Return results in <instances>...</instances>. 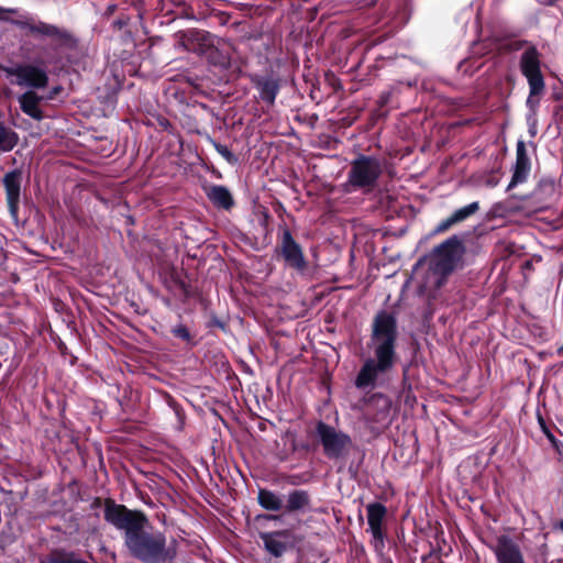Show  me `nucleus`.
<instances>
[{
	"mask_svg": "<svg viewBox=\"0 0 563 563\" xmlns=\"http://www.w3.org/2000/svg\"><path fill=\"white\" fill-rule=\"evenodd\" d=\"M104 519L124 532V545L134 559L143 563H169L175 559L176 548L167 545L163 532L150 529L148 519L143 512L107 500Z\"/></svg>",
	"mask_w": 563,
	"mask_h": 563,
	"instance_id": "f257e3e1",
	"label": "nucleus"
},
{
	"mask_svg": "<svg viewBox=\"0 0 563 563\" xmlns=\"http://www.w3.org/2000/svg\"><path fill=\"white\" fill-rule=\"evenodd\" d=\"M397 338L396 318L387 311H379L374 317L367 343L372 355L363 362L355 377L354 384L358 389H373L387 383L398 361Z\"/></svg>",
	"mask_w": 563,
	"mask_h": 563,
	"instance_id": "f03ea898",
	"label": "nucleus"
},
{
	"mask_svg": "<svg viewBox=\"0 0 563 563\" xmlns=\"http://www.w3.org/2000/svg\"><path fill=\"white\" fill-rule=\"evenodd\" d=\"M463 254L464 245L456 235L441 243L431 257L426 287L439 289L444 284L446 276L455 269Z\"/></svg>",
	"mask_w": 563,
	"mask_h": 563,
	"instance_id": "7ed1b4c3",
	"label": "nucleus"
},
{
	"mask_svg": "<svg viewBox=\"0 0 563 563\" xmlns=\"http://www.w3.org/2000/svg\"><path fill=\"white\" fill-rule=\"evenodd\" d=\"M383 172L380 161L374 156L360 155L351 164L347 184L354 189H372Z\"/></svg>",
	"mask_w": 563,
	"mask_h": 563,
	"instance_id": "20e7f679",
	"label": "nucleus"
},
{
	"mask_svg": "<svg viewBox=\"0 0 563 563\" xmlns=\"http://www.w3.org/2000/svg\"><path fill=\"white\" fill-rule=\"evenodd\" d=\"M316 433L324 455L331 460L343 457L352 446L350 435L322 421L318 422Z\"/></svg>",
	"mask_w": 563,
	"mask_h": 563,
	"instance_id": "39448f33",
	"label": "nucleus"
},
{
	"mask_svg": "<svg viewBox=\"0 0 563 563\" xmlns=\"http://www.w3.org/2000/svg\"><path fill=\"white\" fill-rule=\"evenodd\" d=\"M540 54L536 47H528L520 57V70L527 78L532 93H542L544 79L540 69Z\"/></svg>",
	"mask_w": 563,
	"mask_h": 563,
	"instance_id": "423d86ee",
	"label": "nucleus"
},
{
	"mask_svg": "<svg viewBox=\"0 0 563 563\" xmlns=\"http://www.w3.org/2000/svg\"><path fill=\"white\" fill-rule=\"evenodd\" d=\"M489 549L497 563H526L520 545L508 534L496 537Z\"/></svg>",
	"mask_w": 563,
	"mask_h": 563,
	"instance_id": "0eeeda50",
	"label": "nucleus"
},
{
	"mask_svg": "<svg viewBox=\"0 0 563 563\" xmlns=\"http://www.w3.org/2000/svg\"><path fill=\"white\" fill-rule=\"evenodd\" d=\"M9 76L15 78L14 82L21 87L44 88L48 77L44 68L34 65H20L8 69Z\"/></svg>",
	"mask_w": 563,
	"mask_h": 563,
	"instance_id": "6e6552de",
	"label": "nucleus"
},
{
	"mask_svg": "<svg viewBox=\"0 0 563 563\" xmlns=\"http://www.w3.org/2000/svg\"><path fill=\"white\" fill-rule=\"evenodd\" d=\"M280 254L286 264L298 272H303L307 268V261L305 258L301 246L295 241L289 230H284L279 242Z\"/></svg>",
	"mask_w": 563,
	"mask_h": 563,
	"instance_id": "1a4fd4ad",
	"label": "nucleus"
},
{
	"mask_svg": "<svg viewBox=\"0 0 563 563\" xmlns=\"http://www.w3.org/2000/svg\"><path fill=\"white\" fill-rule=\"evenodd\" d=\"M368 530L372 533L373 544L375 549L384 547L383 521L386 517L387 509L380 503H372L366 506Z\"/></svg>",
	"mask_w": 563,
	"mask_h": 563,
	"instance_id": "9d476101",
	"label": "nucleus"
},
{
	"mask_svg": "<svg viewBox=\"0 0 563 563\" xmlns=\"http://www.w3.org/2000/svg\"><path fill=\"white\" fill-rule=\"evenodd\" d=\"M530 169V159L527 154L525 143L522 141H519L516 148V163L514 166V173L508 189H511L517 185L525 183L528 179Z\"/></svg>",
	"mask_w": 563,
	"mask_h": 563,
	"instance_id": "9b49d317",
	"label": "nucleus"
},
{
	"mask_svg": "<svg viewBox=\"0 0 563 563\" xmlns=\"http://www.w3.org/2000/svg\"><path fill=\"white\" fill-rule=\"evenodd\" d=\"M367 408L372 412V419L375 422L389 421L391 400L388 396L380 393L372 395L368 399Z\"/></svg>",
	"mask_w": 563,
	"mask_h": 563,
	"instance_id": "f8f14e48",
	"label": "nucleus"
},
{
	"mask_svg": "<svg viewBox=\"0 0 563 563\" xmlns=\"http://www.w3.org/2000/svg\"><path fill=\"white\" fill-rule=\"evenodd\" d=\"M8 206L13 216L18 212L21 188V175L18 172H11L3 179Z\"/></svg>",
	"mask_w": 563,
	"mask_h": 563,
	"instance_id": "ddd939ff",
	"label": "nucleus"
},
{
	"mask_svg": "<svg viewBox=\"0 0 563 563\" xmlns=\"http://www.w3.org/2000/svg\"><path fill=\"white\" fill-rule=\"evenodd\" d=\"M207 197L217 208L224 210H230L234 205L230 190L221 185H212L207 190Z\"/></svg>",
	"mask_w": 563,
	"mask_h": 563,
	"instance_id": "4468645a",
	"label": "nucleus"
},
{
	"mask_svg": "<svg viewBox=\"0 0 563 563\" xmlns=\"http://www.w3.org/2000/svg\"><path fill=\"white\" fill-rule=\"evenodd\" d=\"M41 100L42 98L33 91H26L19 97V103L22 111L35 120H41L43 118L42 110L40 109Z\"/></svg>",
	"mask_w": 563,
	"mask_h": 563,
	"instance_id": "2eb2a0df",
	"label": "nucleus"
},
{
	"mask_svg": "<svg viewBox=\"0 0 563 563\" xmlns=\"http://www.w3.org/2000/svg\"><path fill=\"white\" fill-rule=\"evenodd\" d=\"M310 496L306 490L295 489L288 494L286 509L289 512L309 509Z\"/></svg>",
	"mask_w": 563,
	"mask_h": 563,
	"instance_id": "dca6fc26",
	"label": "nucleus"
},
{
	"mask_svg": "<svg viewBox=\"0 0 563 563\" xmlns=\"http://www.w3.org/2000/svg\"><path fill=\"white\" fill-rule=\"evenodd\" d=\"M255 85L260 91L261 99L269 104L274 103L279 91V85L277 80L273 78H260L256 80Z\"/></svg>",
	"mask_w": 563,
	"mask_h": 563,
	"instance_id": "f3484780",
	"label": "nucleus"
},
{
	"mask_svg": "<svg viewBox=\"0 0 563 563\" xmlns=\"http://www.w3.org/2000/svg\"><path fill=\"white\" fill-rule=\"evenodd\" d=\"M284 536L283 532H269V533H263L261 536L265 549L267 552H269L274 556H280L285 550L286 544L280 540V538Z\"/></svg>",
	"mask_w": 563,
	"mask_h": 563,
	"instance_id": "a211bd4d",
	"label": "nucleus"
},
{
	"mask_svg": "<svg viewBox=\"0 0 563 563\" xmlns=\"http://www.w3.org/2000/svg\"><path fill=\"white\" fill-rule=\"evenodd\" d=\"M257 500L266 510L278 511L283 507V499L280 496L267 489H260Z\"/></svg>",
	"mask_w": 563,
	"mask_h": 563,
	"instance_id": "6ab92c4d",
	"label": "nucleus"
},
{
	"mask_svg": "<svg viewBox=\"0 0 563 563\" xmlns=\"http://www.w3.org/2000/svg\"><path fill=\"white\" fill-rule=\"evenodd\" d=\"M31 32L46 35L57 40H67L69 37L68 33L65 30H62L53 24H47L40 22L31 26Z\"/></svg>",
	"mask_w": 563,
	"mask_h": 563,
	"instance_id": "aec40b11",
	"label": "nucleus"
},
{
	"mask_svg": "<svg viewBox=\"0 0 563 563\" xmlns=\"http://www.w3.org/2000/svg\"><path fill=\"white\" fill-rule=\"evenodd\" d=\"M19 136L10 128L0 123V153L10 152L18 144Z\"/></svg>",
	"mask_w": 563,
	"mask_h": 563,
	"instance_id": "412c9836",
	"label": "nucleus"
},
{
	"mask_svg": "<svg viewBox=\"0 0 563 563\" xmlns=\"http://www.w3.org/2000/svg\"><path fill=\"white\" fill-rule=\"evenodd\" d=\"M41 563H88L74 553H53L49 556L43 559Z\"/></svg>",
	"mask_w": 563,
	"mask_h": 563,
	"instance_id": "4be33fe9",
	"label": "nucleus"
},
{
	"mask_svg": "<svg viewBox=\"0 0 563 563\" xmlns=\"http://www.w3.org/2000/svg\"><path fill=\"white\" fill-rule=\"evenodd\" d=\"M479 210V203L477 201L471 202L460 209H456L453 214L457 223H461L475 214Z\"/></svg>",
	"mask_w": 563,
	"mask_h": 563,
	"instance_id": "5701e85b",
	"label": "nucleus"
},
{
	"mask_svg": "<svg viewBox=\"0 0 563 563\" xmlns=\"http://www.w3.org/2000/svg\"><path fill=\"white\" fill-rule=\"evenodd\" d=\"M459 224L457 221L455 220V217L454 214L452 213L450 217L441 220L435 229H434V233H443L445 231H448L449 229H451L453 225H456Z\"/></svg>",
	"mask_w": 563,
	"mask_h": 563,
	"instance_id": "b1692460",
	"label": "nucleus"
},
{
	"mask_svg": "<svg viewBox=\"0 0 563 563\" xmlns=\"http://www.w3.org/2000/svg\"><path fill=\"white\" fill-rule=\"evenodd\" d=\"M172 333L184 341H190L189 330L184 324H177L172 329Z\"/></svg>",
	"mask_w": 563,
	"mask_h": 563,
	"instance_id": "393cba45",
	"label": "nucleus"
},
{
	"mask_svg": "<svg viewBox=\"0 0 563 563\" xmlns=\"http://www.w3.org/2000/svg\"><path fill=\"white\" fill-rule=\"evenodd\" d=\"M214 147L217 150V152L222 156L224 157L228 162H233L234 161V155L232 154V152L228 148V146L223 145V144H220V143H214Z\"/></svg>",
	"mask_w": 563,
	"mask_h": 563,
	"instance_id": "a878e982",
	"label": "nucleus"
},
{
	"mask_svg": "<svg viewBox=\"0 0 563 563\" xmlns=\"http://www.w3.org/2000/svg\"><path fill=\"white\" fill-rule=\"evenodd\" d=\"M529 90H530V93L527 99V106L534 113L537 108L539 107V99L536 97L539 96L540 93H532L530 88H529Z\"/></svg>",
	"mask_w": 563,
	"mask_h": 563,
	"instance_id": "bb28decb",
	"label": "nucleus"
},
{
	"mask_svg": "<svg viewBox=\"0 0 563 563\" xmlns=\"http://www.w3.org/2000/svg\"><path fill=\"white\" fill-rule=\"evenodd\" d=\"M542 429H543V432L544 434L547 435V438L549 439V441L556 446V439L555 437L544 427L542 426Z\"/></svg>",
	"mask_w": 563,
	"mask_h": 563,
	"instance_id": "cd10ccee",
	"label": "nucleus"
},
{
	"mask_svg": "<svg viewBox=\"0 0 563 563\" xmlns=\"http://www.w3.org/2000/svg\"><path fill=\"white\" fill-rule=\"evenodd\" d=\"M559 529L563 532V520L559 522Z\"/></svg>",
	"mask_w": 563,
	"mask_h": 563,
	"instance_id": "c85d7f7f",
	"label": "nucleus"
},
{
	"mask_svg": "<svg viewBox=\"0 0 563 563\" xmlns=\"http://www.w3.org/2000/svg\"><path fill=\"white\" fill-rule=\"evenodd\" d=\"M559 354L563 355V345L559 349Z\"/></svg>",
	"mask_w": 563,
	"mask_h": 563,
	"instance_id": "c756f323",
	"label": "nucleus"
},
{
	"mask_svg": "<svg viewBox=\"0 0 563 563\" xmlns=\"http://www.w3.org/2000/svg\"><path fill=\"white\" fill-rule=\"evenodd\" d=\"M268 518L269 519H277L278 517L277 516H269Z\"/></svg>",
	"mask_w": 563,
	"mask_h": 563,
	"instance_id": "7c9ffc66",
	"label": "nucleus"
}]
</instances>
